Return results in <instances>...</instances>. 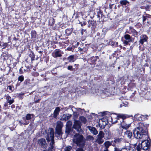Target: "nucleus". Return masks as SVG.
Returning a JSON list of instances; mask_svg holds the SVG:
<instances>
[{
  "mask_svg": "<svg viewBox=\"0 0 151 151\" xmlns=\"http://www.w3.org/2000/svg\"><path fill=\"white\" fill-rule=\"evenodd\" d=\"M33 116L32 114H27L25 118L26 120H29L33 118Z\"/></svg>",
  "mask_w": 151,
  "mask_h": 151,
  "instance_id": "obj_21",
  "label": "nucleus"
},
{
  "mask_svg": "<svg viewBox=\"0 0 151 151\" xmlns=\"http://www.w3.org/2000/svg\"><path fill=\"white\" fill-rule=\"evenodd\" d=\"M76 151H85L81 147H79L77 148Z\"/></svg>",
  "mask_w": 151,
  "mask_h": 151,
  "instance_id": "obj_39",
  "label": "nucleus"
},
{
  "mask_svg": "<svg viewBox=\"0 0 151 151\" xmlns=\"http://www.w3.org/2000/svg\"><path fill=\"white\" fill-rule=\"evenodd\" d=\"M114 44H115V45H117L118 42H111V45H114Z\"/></svg>",
  "mask_w": 151,
  "mask_h": 151,
  "instance_id": "obj_46",
  "label": "nucleus"
},
{
  "mask_svg": "<svg viewBox=\"0 0 151 151\" xmlns=\"http://www.w3.org/2000/svg\"><path fill=\"white\" fill-rule=\"evenodd\" d=\"M115 119L116 120H114H114L113 119H112V123L114 124V123H116L117 122L119 123V121L120 122V121H121L120 119L119 120H118V117L117 116V118H116V119Z\"/></svg>",
  "mask_w": 151,
  "mask_h": 151,
  "instance_id": "obj_34",
  "label": "nucleus"
},
{
  "mask_svg": "<svg viewBox=\"0 0 151 151\" xmlns=\"http://www.w3.org/2000/svg\"><path fill=\"white\" fill-rule=\"evenodd\" d=\"M54 130L52 128H49L46 139L47 141H51L50 144V147L48 149L44 150L43 151H53L55 146L54 140Z\"/></svg>",
  "mask_w": 151,
  "mask_h": 151,
  "instance_id": "obj_2",
  "label": "nucleus"
},
{
  "mask_svg": "<svg viewBox=\"0 0 151 151\" xmlns=\"http://www.w3.org/2000/svg\"><path fill=\"white\" fill-rule=\"evenodd\" d=\"M130 42L129 41L125 40L124 41V43L125 45H128L129 42Z\"/></svg>",
  "mask_w": 151,
  "mask_h": 151,
  "instance_id": "obj_40",
  "label": "nucleus"
},
{
  "mask_svg": "<svg viewBox=\"0 0 151 151\" xmlns=\"http://www.w3.org/2000/svg\"><path fill=\"white\" fill-rule=\"evenodd\" d=\"M22 69H21V68L19 70V71H20V73H22Z\"/></svg>",
  "mask_w": 151,
  "mask_h": 151,
  "instance_id": "obj_54",
  "label": "nucleus"
},
{
  "mask_svg": "<svg viewBox=\"0 0 151 151\" xmlns=\"http://www.w3.org/2000/svg\"><path fill=\"white\" fill-rule=\"evenodd\" d=\"M87 128L89 130L90 132L94 135H96L98 133V131L96 128L94 127L91 126H88Z\"/></svg>",
  "mask_w": 151,
  "mask_h": 151,
  "instance_id": "obj_11",
  "label": "nucleus"
},
{
  "mask_svg": "<svg viewBox=\"0 0 151 151\" xmlns=\"http://www.w3.org/2000/svg\"><path fill=\"white\" fill-rule=\"evenodd\" d=\"M120 67H119L118 68V69H120Z\"/></svg>",
  "mask_w": 151,
  "mask_h": 151,
  "instance_id": "obj_56",
  "label": "nucleus"
},
{
  "mask_svg": "<svg viewBox=\"0 0 151 151\" xmlns=\"http://www.w3.org/2000/svg\"><path fill=\"white\" fill-rule=\"evenodd\" d=\"M31 34L32 37H35L36 36V34L35 31H33L31 32Z\"/></svg>",
  "mask_w": 151,
  "mask_h": 151,
  "instance_id": "obj_38",
  "label": "nucleus"
},
{
  "mask_svg": "<svg viewBox=\"0 0 151 151\" xmlns=\"http://www.w3.org/2000/svg\"><path fill=\"white\" fill-rule=\"evenodd\" d=\"M40 100V99H38L37 100L35 101V103H38L39 101Z\"/></svg>",
  "mask_w": 151,
  "mask_h": 151,
  "instance_id": "obj_50",
  "label": "nucleus"
},
{
  "mask_svg": "<svg viewBox=\"0 0 151 151\" xmlns=\"http://www.w3.org/2000/svg\"><path fill=\"white\" fill-rule=\"evenodd\" d=\"M0 108H1V106H0Z\"/></svg>",
  "mask_w": 151,
  "mask_h": 151,
  "instance_id": "obj_60",
  "label": "nucleus"
},
{
  "mask_svg": "<svg viewBox=\"0 0 151 151\" xmlns=\"http://www.w3.org/2000/svg\"><path fill=\"white\" fill-rule=\"evenodd\" d=\"M19 123L21 125H22L23 124V123L21 121H19Z\"/></svg>",
  "mask_w": 151,
  "mask_h": 151,
  "instance_id": "obj_52",
  "label": "nucleus"
},
{
  "mask_svg": "<svg viewBox=\"0 0 151 151\" xmlns=\"http://www.w3.org/2000/svg\"><path fill=\"white\" fill-rule=\"evenodd\" d=\"M117 117H118V120H119L120 119H122V121H120V125L122 127L123 129H128L129 127L130 126V123H126L124 119L128 117L127 115L118 114H117Z\"/></svg>",
  "mask_w": 151,
  "mask_h": 151,
  "instance_id": "obj_4",
  "label": "nucleus"
},
{
  "mask_svg": "<svg viewBox=\"0 0 151 151\" xmlns=\"http://www.w3.org/2000/svg\"><path fill=\"white\" fill-rule=\"evenodd\" d=\"M23 119L24 120V122H23L24 125H27L29 123V121H28V120H26L25 117H23Z\"/></svg>",
  "mask_w": 151,
  "mask_h": 151,
  "instance_id": "obj_33",
  "label": "nucleus"
},
{
  "mask_svg": "<svg viewBox=\"0 0 151 151\" xmlns=\"http://www.w3.org/2000/svg\"><path fill=\"white\" fill-rule=\"evenodd\" d=\"M123 140V139L122 138H119L118 139H116L114 140V142L115 143H118L120 142Z\"/></svg>",
  "mask_w": 151,
  "mask_h": 151,
  "instance_id": "obj_29",
  "label": "nucleus"
},
{
  "mask_svg": "<svg viewBox=\"0 0 151 151\" xmlns=\"http://www.w3.org/2000/svg\"><path fill=\"white\" fill-rule=\"evenodd\" d=\"M29 56L31 58V60H33L35 58V55L34 53L32 52H31L30 54H29Z\"/></svg>",
  "mask_w": 151,
  "mask_h": 151,
  "instance_id": "obj_30",
  "label": "nucleus"
},
{
  "mask_svg": "<svg viewBox=\"0 0 151 151\" xmlns=\"http://www.w3.org/2000/svg\"><path fill=\"white\" fill-rule=\"evenodd\" d=\"M131 32L133 33L134 35H137V32L134 29H132Z\"/></svg>",
  "mask_w": 151,
  "mask_h": 151,
  "instance_id": "obj_37",
  "label": "nucleus"
},
{
  "mask_svg": "<svg viewBox=\"0 0 151 151\" xmlns=\"http://www.w3.org/2000/svg\"><path fill=\"white\" fill-rule=\"evenodd\" d=\"M150 146V143L149 141L145 139L142 141L141 144L138 145L136 149L137 151H141L142 150H146L149 148Z\"/></svg>",
  "mask_w": 151,
  "mask_h": 151,
  "instance_id": "obj_5",
  "label": "nucleus"
},
{
  "mask_svg": "<svg viewBox=\"0 0 151 151\" xmlns=\"http://www.w3.org/2000/svg\"><path fill=\"white\" fill-rule=\"evenodd\" d=\"M134 136L136 139H144L145 137H147V131L145 127L141 123H139V127L134 130Z\"/></svg>",
  "mask_w": 151,
  "mask_h": 151,
  "instance_id": "obj_1",
  "label": "nucleus"
},
{
  "mask_svg": "<svg viewBox=\"0 0 151 151\" xmlns=\"http://www.w3.org/2000/svg\"><path fill=\"white\" fill-rule=\"evenodd\" d=\"M78 50L80 52H81L83 50V49L81 48L80 47H78Z\"/></svg>",
  "mask_w": 151,
  "mask_h": 151,
  "instance_id": "obj_47",
  "label": "nucleus"
},
{
  "mask_svg": "<svg viewBox=\"0 0 151 151\" xmlns=\"http://www.w3.org/2000/svg\"><path fill=\"white\" fill-rule=\"evenodd\" d=\"M127 32V33H131V32Z\"/></svg>",
  "mask_w": 151,
  "mask_h": 151,
  "instance_id": "obj_55",
  "label": "nucleus"
},
{
  "mask_svg": "<svg viewBox=\"0 0 151 151\" xmlns=\"http://www.w3.org/2000/svg\"><path fill=\"white\" fill-rule=\"evenodd\" d=\"M43 50H39L38 51V52L39 53L41 54V55H42V53L43 52Z\"/></svg>",
  "mask_w": 151,
  "mask_h": 151,
  "instance_id": "obj_45",
  "label": "nucleus"
},
{
  "mask_svg": "<svg viewBox=\"0 0 151 151\" xmlns=\"http://www.w3.org/2000/svg\"><path fill=\"white\" fill-rule=\"evenodd\" d=\"M124 136L129 139H130L132 136V132L130 130H127L124 132Z\"/></svg>",
  "mask_w": 151,
  "mask_h": 151,
  "instance_id": "obj_17",
  "label": "nucleus"
},
{
  "mask_svg": "<svg viewBox=\"0 0 151 151\" xmlns=\"http://www.w3.org/2000/svg\"><path fill=\"white\" fill-rule=\"evenodd\" d=\"M7 89H8L10 90V91H9L10 92H11L14 91V87H12L11 86H9L7 87Z\"/></svg>",
  "mask_w": 151,
  "mask_h": 151,
  "instance_id": "obj_32",
  "label": "nucleus"
},
{
  "mask_svg": "<svg viewBox=\"0 0 151 151\" xmlns=\"http://www.w3.org/2000/svg\"><path fill=\"white\" fill-rule=\"evenodd\" d=\"M140 38L139 42L142 45H143L144 42H147L148 39L147 37L145 35H142L140 37Z\"/></svg>",
  "mask_w": 151,
  "mask_h": 151,
  "instance_id": "obj_13",
  "label": "nucleus"
},
{
  "mask_svg": "<svg viewBox=\"0 0 151 151\" xmlns=\"http://www.w3.org/2000/svg\"><path fill=\"white\" fill-rule=\"evenodd\" d=\"M55 137L58 138H61V136L63 134L62 130L58 129H55Z\"/></svg>",
  "mask_w": 151,
  "mask_h": 151,
  "instance_id": "obj_15",
  "label": "nucleus"
},
{
  "mask_svg": "<svg viewBox=\"0 0 151 151\" xmlns=\"http://www.w3.org/2000/svg\"><path fill=\"white\" fill-rule=\"evenodd\" d=\"M124 38L126 40L129 41L130 42H132V37L129 34H126L124 36Z\"/></svg>",
  "mask_w": 151,
  "mask_h": 151,
  "instance_id": "obj_23",
  "label": "nucleus"
},
{
  "mask_svg": "<svg viewBox=\"0 0 151 151\" xmlns=\"http://www.w3.org/2000/svg\"><path fill=\"white\" fill-rule=\"evenodd\" d=\"M127 115L128 116V117H132V118H134V116H133L132 115H130L129 116H128V115Z\"/></svg>",
  "mask_w": 151,
  "mask_h": 151,
  "instance_id": "obj_49",
  "label": "nucleus"
},
{
  "mask_svg": "<svg viewBox=\"0 0 151 151\" xmlns=\"http://www.w3.org/2000/svg\"><path fill=\"white\" fill-rule=\"evenodd\" d=\"M77 66V65L76 66V67Z\"/></svg>",
  "mask_w": 151,
  "mask_h": 151,
  "instance_id": "obj_59",
  "label": "nucleus"
},
{
  "mask_svg": "<svg viewBox=\"0 0 151 151\" xmlns=\"http://www.w3.org/2000/svg\"><path fill=\"white\" fill-rule=\"evenodd\" d=\"M73 141L79 147L84 146L86 143L85 139L83 135L79 134H76L74 135Z\"/></svg>",
  "mask_w": 151,
  "mask_h": 151,
  "instance_id": "obj_3",
  "label": "nucleus"
},
{
  "mask_svg": "<svg viewBox=\"0 0 151 151\" xmlns=\"http://www.w3.org/2000/svg\"><path fill=\"white\" fill-rule=\"evenodd\" d=\"M63 126V123L61 121H58L57 122V124L55 129L62 130V128Z\"/></svg>",
  "mask_w": 151,
  "mask_h": 151,
  "instance_id": "obj_18",
  "label": "nucleus"
},
{
  "mask_svg": "<svg viewBox=\"0 0 151 151\" xmlns=\"http://www.w3.org/2000/svg\"><path fill=\"white\" fill-rule=\"evenodd\" d=\"M86 139L87 141H92L94 139L93 136L88 135L86 137Z\"/></svg>",
  "mask_w": 151,
  "mask_h": 151,
  "instance_id": "obj_25",
  "label": "nucleus"
},
{
  "mask_svg": "<svg viewBox=\"0 0 151 151\" xmlns=\"http://www.w3.org/2000/svg\"><path fill=\"white\" fill-rule=\"evenodd\" d=\"M151 15L148 14H144L142 16L143 23L145 24V23L147 22V24H149L150 21L151 20Z\"/></svg>",
  "mask_w": 151,
  "mask_h": 151,
  "instance_id": "obj_10",
  "label": "nucleus"
},
{
  "mask_svg": "<svg viewBox=\"0 0 151 151\" xmlns=\"http://www.w3.org/2000/svg\"><path fill=\"white\" fill-rule=\"evenodd\" d=\"M145 117V116L140 114L138 113H137L134 116V120L142 121L144 120Z\"/></svg>",
  "mask_w": 151,
  "mask_h": 151,
  "instance_id": "obj_9",
  "label": "nucleus"
},
{
  "mask_svg": "<svg viewBox=\"0 0 151 151\" xmlns=\"http://www.w3.org/2000/svg\"><path fill=\"white\" fill-rule=\"evenodd\" d=\"M68 69L70 70H73V66L71 65H69L68 67Z\"/></svg>",
  "mask_w": 151,
  "mask_h": 151,
  "instance_id": "obj_41",
  "label": "nucleus"
},
{
  "mask_svg": "<svg viewBox=\"0 0 151 151\" xmlns=\"http://www.w3.org/2000/svg\"><path fill=\"white\" fill-rule=\"evenodd\" d=\"M104 137V134L102 131H100L97 136V138L96 139V142L100 144L104 142L103 138Z\"/></svg>",
  "mask_w": 151,
  "mask_h": 151,
  "instance_id": "obj_7",
  "label": "nucleus"
},
{
  "mask_svg": "<svg viewBox=\"0 0 151 151\" xmlns=\"http://www.w3.org/2000/svg\"><path fill=\"white\" fill-rule=\"evenodd\" d=\"M38 143L42 148L45 149L47 147V145L45 139L41 138L38 141Z\"/></svg>",
  "mask_w": 151,
  "mask_h": 151,
  "instance_id": "obj_8",
  "label": "nucleus"
},
{
  "mask_svg": "<svg viewBox=\"0 0 151 151\" xmlns=\"http://www.w3.org/2000/svg\"><path fill=\"white\" fill-rule=\"evenodd\" d=\"M129 3V2L127 0H122L120 1V4L122 5H128Z\"/></svg>",
  "mask_w": 151,
  "mask_h": 151,
  "instance_id": "obj_22",
  "label": "nucleus"
},
{
  "mask_svg": "<svg viewBox=\"0 0 151 151\" xmlns=\"http://www.w3.org/2000/svg\"><path fill=\"white\" fill-rule=\"evenodd\" d=\"M49 22L50 24L51 25H52L55 23V21L54 19L52 18L49 20Z\"/></svg>",
  "mask_w": 151,
  "mask_h": 151,
  "instance_id": "obj_35",
  "label": "nucleus"
},
{
  "mask_svg": "<svg viewBox=\"0 0 151 151\" xmlns=\"http://www.w3.org/2000/svg\"><path fill=\"white\" fill-rule=\"evenodd\" d=\"M71 129V128L66 127L65 132L67 134V136L70 133Z\"/></svg>",
  "mask_w": 151,
  "mask_h": 151,
  "instance_id": "obj_26",
  "label": "nucleus"
},
{
  "mask_svg": "<svg viewBox=\"0 0 151 151\" xmlns=\"http://www.w3.org/2000/svg\"><path fill=\"white\" fill-rule=\"evenodd\" d=\"M72 149V147L70 146L66 147H65L64 149L65 151H70Z\"/></svg>",
  "mask_w": 151,
  "mask_h": 151,
  "instance_id": "obj_31",
  "label": "nucleus"
},
{
  "mask_svg": "<svg viewBox=\"0 0 151 151\" xmlns=\"http://www.w3.org/2000/svg\"><path fill=\"white\" fill-rule=\"evenodd\" d=\"M71 49H72V48H67V50H69V51L71 50Z\"/></svg>",
  "mask_w": 151,
  "mask_h": 151,
  "instance_id": "obj_51",
  "label": "nucleus"
},
{
  "mask_svg": "<svg viewBox=\"0 0 151 151\" xmlns=\"http://www.w3.org/2000/svg\"><path fill=\"white\" fill-rule=\"evenodd\" d=\"M60 110V108L59 107H56L55 109L53 114L52 115V117L54 118H56L58 115H59Z\"/></svg>",
  "mask_w": 151,
  "mask_h": 151,
  "instance_id": "obj_14",
  "label": "nucleus"
},
{
  "mask_svg": "<svg viewBox=\"0 0 151 151\" xmlns=\"http://www.w3.org/2000/svg\"><path fill=\"white\" fill-rule=\"evenodd\" d=\"M150 8V6H147L146 7H145V9L146 10H149V9Z\"/></svg>",
  "mask_w": 151,
  "mask_h": 151,
  "instance_id": "obj_44",
  "label": "nucleus"
},
{
  "mask_svg": "<svg viewBox=\"0 0 151 151\" xmlns=\"http://www.w3.org/2000/svg\"><path fill=\"white\" fill-rule=\"evenodd\" d=\"M72 124V122L71 121H68L67 122L66 127L71 128Z\"/></svg>",
  "mask_w": 151,
  "mask_h": 151,
  "instance_id": "obj_28",
  "label": "nucleus"
},
{
  "mask_svg": "<svg viewBox=\"0 0 151 151\" xmlns=\"http://www.w3.org/2000/svg\"><path fill=\"white\" fill-rule=\"evenodd\" d=\"M132 29H133L132 28V27H129V29L130 30H131H131H132Z\"/></svg>",
  "mask_w": 151,
  "mask_h": 151,
  "instance_id": "obj_53",
  "label": "nucleus"
},
{
  "mask_svg": "<svg viewBox=\"0 0 151 151\" xmlns=\"http://www.w3.org/2000/svg\"><path fill=\"white\" fill-rule=\"evenodd\" d=\"M81 124L80 121L77 120H75L74 122V124L73 126V128L78 132H82V130L81 128Z\"/></svg>",
  "mask_w": 151,
  "mask_h": 151,
  "instance_id": "obj_6",
  "label": "nucleus"
},
{
  "mask_svg": "<svg viewBox=\"0 0 151 151\" xmlns=\"http://www.w3.org/2000/svg\"><path fill=\"white\" fill-rule=\"evenodd\" d=\"M136 140H137L136 143H134V144H132V145H133L135 147L137 145V142H139V140H137V139Z\"/></svg>",
  "mask_w": 151,
  "mask_h": 151,
  "instance_id": "obj_43",
  "label": "nucleus"
},
{
  "mask_svg": "<svg viewBox=\"0 0 151 151\" xmlns=\"http://www.w3.org/2000/svg\"><path fill=\"white\" fill-rule=\"evenodd\" d=\"M62 52L60 50H55L52 53L53 57L55 58L61 57Z\"/></svg>",
  "mask_w": 151,
  "mask_h": 151,
  "instance_id": "obj_12",
  "label": "nucleus"
},
{
  "mask_svg": "<svg viewBox=\"0 0 151 151\" xmlns=\"http://www.w3.org/2000/svg\"><path fill=\"white\" fill-rule=\"evenodd\" d=\"M80 120L84 124H86V118L84 116H81L80 117Z\"/></svg>",
  "mask_w": 151,
  "mask_h": 151,
  "instance_id": "obj_27",
  "label": "nucleus"
},
{
  "mask_svg": "<svg viewBox=\"0 0 151 151\" xmlns=\"http://www.w3.org/2000/svg\"><path fill=\"white\" fill-rule=\"evenodd\" d=\"M75 66H76V65H77V66H78V65H76V64H75Z\"/></svg>",
  "mask_w": 151,
  "mask_h": 151,
  "instance_id": "obj_57",
  "label": "nucleus"
},
{
  "mask_svg": "<svg viewBox=\"0 0 151 151\" xmlns=\"http://www.w3.org/2000/svg\"><path fill=\"white\" fill-rule=\"evenodd\" d=\"M39 48H40V47H37L36 48V49L37 51L38 52V51L39 50H40Z\"/></svg>",
  "mask_w": 151,
  "mask_h": 151,
  "instance_id": "obj_48",
  "label": "nucleus"
},
{
  "mask_svg": "<svg viewBox=\"0 0 151 151\" xmlns=\"http://www.w3.org/2000/svg\"><path fill=\"white\" fill-rule=\"evenodd\" d=\"M86 24L85 23H84V25H85Z\"/></svg>",
  "mask_w": 151,
  "mask_h": 151,
  "instance_id": "obj_58",
  "label": "nucleus"
},
{
  "mask_svg": "<svg viewBox=\"0 0 151 151\" xmlns=\"http://www.w3.org/2000/svg\"><path fill=\"white\" fill-rule=\"evenodd\" d=\"M71 116V115L69 114H64L63 115L62 118L64 120L66 121L69 119Z\"/></svg>",
  "mask_w": 151,
  "mask_h": 151,
  "instance_id": "obj_19",
  "label": "nucleus"
},
{
  "mask_svg": "<svg viewBox=\"0 0 151 151\" xmlns=\"http://www.w3.org/2000/svg\"><path fill=\"white\" fill-rule=\"evenodd\" d=\"M5 97L7 100V103L9 104H12L14 101L13 99H12L11 97L8 95H5Z\"/></svg>",
  "mask_w": 151,
  "mask_h": 151,
  "instance_id": "obj_16",
  "label": "nucleus"
},
{
  "mask_svg": "<svg viewBox=\"0 0 151 151\" xmlns=\"http://www.w3.org/2000/svg\"><path fill=\"white\" fill-rule=\"evenodd\" d=\"M67 59L70 62H73L75 60L74 58V56L73 55H71L68 57Z\"/></svg>",
  "mask_w": 151,
  "mask_h": 151,
  "instance_id": "obj_20",
  "label": "nucleus"
},
{
  "mask_svg": "<svg viewBox=\"0 0 151 151\" xmlns=\"http://www.w3.org/2000/svg\"><path fill=\"white\" fill-rule=\"evenodd\" d=\"M24 76L22 75L18 77V80L20 81L21 82L23 81H24Z\"/></svg>",
  "mask_w": 151,
  "mask_h": 151,
  "instance_id": "obj_36",
  "label": "nucleus"
},
{
  "mask_svg": "<svg viewBox=\"0 0 151 151\" xmlns=\"http://www.w3.org/2000/svg\"><path fill=\"white\" fill-rule=\"evenodd\" d=\"M88 27H90L91 25L92 26H94V25L96 24V22L95 21H92L90 20H89L88 21Z\"/></svg>",
  "mask_w": 151,
  "mask_h": 151,
  "instance_id": "obj_24",
  "label": "nucleus"
},
{
  "mask_svg": "<svg viewBox=\"0 0 151 151\" xmlns=\"http://www.w3.org/2000/svg\"><path fill=\"white\" fill-rule=\"evenodd\" d=\"M129 146H127V147H125V149H127V150H129L130 149L131 147H130V144H129Z\"/></svg>",
  "mask_w": 151,
  "mask_h": 151,
  "instance_id": "obj_42",
  "label": "nucleus"
}]
</instances>
